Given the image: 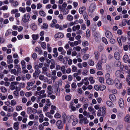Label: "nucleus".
<instances>
[{"instance_id": "obj_1", "label": "nucleus", "mask_w": 130, "mask_h": 130, "mask_svg": "<svg viewBox=\"0 0 130 130\" xmlns=\"http://www.w3.org/2000/svg\"><path fill=\"white\" fill-rule=\"evenodd\" d=\"M78 117L80 119V121L81 122H83V121L84 124H87L88 123V120H87L86 117H84L82 114H79Z\"/></svg>"}, {"instance_id": "obj_2", "label": "nucleus", "mask_w": 130, "mask_h": 130, "mask_svg": "<svg viewBox=\"0 0 130 130\" xmlns=\"http://www.w3.org/2000/svg\"><path fill=\"white\" fill-rule=\"evenodd\" d=\"M19 83L17 82H12L10 83V89L11 90H13L14 89H17L18 87L16 85L18 84Z\"/></svg>"}, {"instance_id": "obj_3", "label": "nucleus", "mask_w": 130, "mask_h": 130, "mask_svg": "<svg viewBox=\"0 0 130 130\" xmlns=\"http://www.w3.org/2000/svg\"><path fill=\"white\" fill-rule=\"evenodd\" d=\"M30 18L29 14L28 13L24 14L22 17V20L24 23L27 22Z\"/></svg>"}, {"instance_id": "obj_4", "label": "nucleus", "mask_w": 130, "mask_h": 130, "mask_svg": "<svg viewBox=\"0 0 130 130\" xmlns=\"http://www.w3.org/2000/svg\"><path fill=\"white\" fill-rule=\"evenodd\" d=\"M45 90H42L39 92H37L36 93L38 94L40 96V98H42L44 97H46V94H44Z\"/></svg>"}, {"instance_id": "obj_5", "label": "nucleus", "mask_w": 130, "mask_h": 130, "mask_svg": "<svg viewBox=\"0 0 130 130\" xmlns=\"http://www.w3.org/2000/svg\"><path fill=\"white\" fill-rule=\"evenodd\" d=\"M115 83L118 89H120L122 86V84L120 83L119 81L117 79H116L115 80Z\"/></svg>"}, {"instance_id": "obj_6", "label": "nucleus", "mask_w": 130, "mask_h": 130, "mask_svg": "<svg viewBox=\"0 0 130 130\" xmlns=\"http://www.w3.org/2000/svg\"><path fill=\"white\" fill-rule=\"evenodd\" d=\"M56 125L57 126L58 128L59 129H62L63 128V125L62 121L60 120H58L57 121Z\"/></svg>"}, {"instance_id": "obj_7", "label": "nucleus", "mask_w": 130, "mask_h": 130, "mask_svg": "<svg viewBox=\"0 0 130 130\" xmlns=\"http://www.w3.org/2000/svg\"><path fill=\"white\" fill-rule=\"evenodd\" d=\"M62 117L63 119V122L64 123H66L67 121V119L69 118V116H67L66 113L63 112L62 114Z\"/></svg>"}, {"instance_id": "obj_8", "label": "nucleus", "mask_w": 130, "mask_h": 130, "mask_svg": "<svg viewBox=\"0 0 130 130\" xmlns=\"http://www.w3.org/2000/svg\"><path fill=\"white\" fill-rule=\"evenodd\" d=\"M7 62L8 64L11 63L13 62V60L12 56L10 55H8L7 56Z\"/></svg>"}, {"instance_id": "obj_9", "label": "nucleus", "mask_w": 130, "mask_h": 130, "mask_svg": "<svg viewBox=\"0 0 130 130\" xmlns=\"http://www.w3.org/2000/svg\"><path fill=\"white\" fill-rule=\"evenodd\" d=\"M102 63L100 61H99L97 64L96 66V69L99 70H102L103 68L102 66Z\"/></svg>"}, {"instance_id": "obj_10", "label": "nucleus", "mask_w": 130, "mask_h": 130, "mask_svg": "<svg viewBox=\"0 0 130 130\" xmlns=\"http://www.w3.org/2000/svg\"><path fill=\"white\" fill-rule=\"evenodd\" d=\"M35 72L33 74V76L34 77H36L37 75H38L41 73V71L39 69H35Z\"/></svg>"}, {"instance_id": "obj_11", "label": "nucleus", "mask_w": 130, "mask_h": 130, "mask_svg": "<svg viewBox=\"0 0 130 130\" xmlns=\"http://www.w3.org/2000/svg\"><path fill=\"white\" fill-rule=\"evenodd\" d=\"M119 104L120 107L122 108H123L124 106V103L123 100L122 99H120L119 101Z\"/></svg>"}, {"instance_id": "obj_12", "label": "nucleus", "mask_w": 130, "mask_h": 130, "mask_svg": "<svg viewBox=\"0 0 130 130\" xmlns=\"http://www.w3.org/2000/svg\"><path fill=\"white\" fill-rule=\"evenodd\" d=\"M105 35L108 38H110L112 37V35L111 32L109 31H107L105 32Z\"/></svg>"}, {"instance_id": "obj_13", "label": "nucleus", "mask_w": 130, "mask_h": 130, "mask_svg": "<svg viewBox=\"0 0 130 130\" xmlns=\"http://www.w3.org/2000/svg\"><path fill=\"white\" fill-rule=\"evenodd\" d=\"M107 84L109 85H112L113 84V80L110 78H108L106 80Z\"/></svg>"}, {"instance_id": "obj_14", "label": "nucleus", "mask_w": 130, "mask_h": 130, "mask_svg": "<svg viewBox=\"0 0 130 130\" xmlns=\"http://www.w3.org/2000/svg\"><path fill=\"white\" fill-rule=\"evenodd\" d=\"M63 37V35L61 32H59L56 34L54 36V37L55 38H62Z\"/></svg>"}, {"instance_id": "obj_15", "label": "nucleus", "mask_w": 130, "mask_h": 130, "mask_svg": "<svg viewBox=\"0 0 130 130\" xmlns=\"http://www.w3.org/2000/svg\"><path fill=\"white\" fill-rule=\"evenodd\" d=\"M47 78L45 77L44 75L43 74H41L39 76V79L42 81H44V82H46L45 80L47 79Z\"/></svg>"}, {"instance_id": "obj_16", "label": "nucleus", "mask_w": 130, "mask_h": 130, "mask_svg": "<svg viewBox=\"0 0 130 130\" xmlns=\"http://www.w3.org/2000/svg\"><path fill=\"white\" fill-rule=\"evenodd\" d=\"M43 66L42 63H40L39 64H36L34 66L35 69H39V68H41Z\"/></svg>"}, {"instance_id": "obj_17", "label": "nucleus", "mask_w": 130, "mask_h": 130, "mask_svg": "<svg viewBox=\"0 0 130 130\" xmlns=\"http://www.w3.org/2000/svg\"><path fill=\"white\" fill-rule=\"evenodd\" d=\"M47 94H50L53 92V88L51 85L48 86L47 87Z\"/></svg>"}, {"instance_id": "obj_18", "label": "nucleus", "mask_w": 130, "mask_h": 130, "mask_svg": "<svg viewBox=\"0 0 130 130\" xmlns=\"http://www.w3.org/2000/svg\"><path fill=\"white\" fill-rule=\"evenodd\" d=\"M115 58L117 60H119L120 58V54L118 52H116L114 54Z\"/></svg>"}, {"instance_id": "obj_19", "label": "nucleus", "mask_w": 130, "mask_h": 130, "mask_svg": "<svg viewBox=\"0 0 130 130\" xmlns=\"http://www.w3.org/2000/svg\"><path fill=\"white\" fill-rule=\"evenodd\" d=\"M19 123L18 122H16L14 123L13 124V128L15 130H17L19 128Z\"/></svg>"}, {"instance_id": "obj_20", "label": "nucleus", "mask_w": 130, "mask_h": 130, "mask_svg": "<svg viewBox=\"0 0 130 130\" xmlns=\"http://www.w3.org/2000/svg\"><path fill=\"white\" fill-rule=\"evenodd\" d=\"M118 60H117L115 61L113 64L115 66L118 67L120 66L121 65V62Z\"/></svg>"}, {"instance_id": "obj_21", "label": "nucleus", "mask_w": 130, "mask_h": 130, "mask_svg": "<svg viewBox=\"0 0 130 130\" xmlns=\"http://www.w3.org/2000/svg\"><path fill=\"white\" fill-rule=\"evenodd\" d=\"M101 63H105L106 61V58L105 55H102L101 56Z\"/></svg>"}, {"instance_id": "obj_22", "label": "nucleus", "mask_w": 130, "mask_h": 130, "mask_svg": "<svg viewBox=\"0 0 130 130\" xmlns=\"http://www.w3.org/2000/svg\"><path fill=\"white\" fill-rule=\"evenodd\" d=\"M109 98L112 101H113L116 100V97L113 94H110L109 95Z\"/></svg>"}, {"instance_id": "obj_23", "label": "nucleus", "mask_w": 130, "mask_h": 130, "mask_svg": "<svg viewBox=\"0 0 130 130\" xmlns=\"http://www.w3.org/2000/svg\"><path fill=\"white\" fill-rule=\"evenodd\" d=\"M80 28V26L79 25H77L76 26H74L72 27L73 30L75 31L76 30H78Z\"/></svg>"}, {"instance_id": "obj_24", "label": "nucleus", "mask_w": 130, "mask_h": 130, "mask_svg": "<svg viewBox=\"0 0 130 130\" xmlns=\"http://www.w3.org/2000/svg\"><path fill=\"white\" fill-rule=\"evenodd\" d=\"M106 104L108 106L110 107H113L114 106L113 103L110 101H107L106 102Z\"/></svg>"}, {"instance_id": "obj_25", "label": "nucleus", "mask_w": 130, "mask_h": 130, "mask_svg": "<svg viewBox=\"0 0 130 130\" xmlns=\"http://www.w3.org/2000/svg\"><path fill=\"white\" fill-rule=\"evenodd\" d=\"M35 83V80H34L33 79L30 82H28L27 83V85L32 86Z\"/></svg>"}, {"instance_id": "obj_26", "label": "nucleus", "mask_w": 130, "mask_h": 130, "mask_svg": "<svg viewBox=\"0 0 130 130\" xmlns=\"http://www.w3.org/2000/svg\"><path fill=\"white\" fill-rule=\"evenodd\" d=\"M86 9V8L85 7H82L80 8L79 9V13L81 14H82L83 11Z\"/></svg>"}, {"instance_id": "obj_27", "label": "nucleus", "mask_w": 130, "mask_h": 130, "mask_svg": "<svg viewBox=\"0 0 130 130\" xmlns=\"http://www.w3.org/2000/svg\"><path fill=\"white\" fill-rule=\"evenodd\" d=\"M130 116L129 114H127L124 118V121L126 122H129V121Z\"/></svg>"}, {"instance_id": "obj_28", "label": "nucleus", "mask_w": 130, "mask_h": 130, "mask_svg": "<svg viewBox=\"0 0 130 130\" xmlns=\"http://www.w3.org/2000/svg\"><path fill=\"white\" fill-rule=\"evenodd\" d=\"M0 90L1 92L3 93L6 92L7 91V89L4 86H2L0 88Z\"/></svg>"}, {"instance_id": "obj_29", "label": "nucleus", "mask_w": 130, "mask_h": 130, "mask_svg": "<svg viewBox=\"0 0 130 130\" xmlns=\"http://www.w3.org/2000/svg\"><path fill=\"white\" fill-rule=\"evenodd\" d=\"M95 9V7L94 5L91 6L89 9V11L90 12H92Z\"/></svg>"}, {"instance_id": "obj_30", "label": "nucleus", "mask_w": 130, "mask_h": 130, "mask_svg": "<svg viewBox=\"0 0 130 130\" xmlns=\"http://www.w3.org/2000/svg\"><path fill=\"white\" fill-rule=\"evenodd\" d=\"M30 26L31 29L33 30H36L37 28V26L34 23L31 24Z\"/></svg>"}, {"instance_id": "obj_31", "label": "nucleus", "mask_w": 130, "mask_h": 130, "mask_svg": "<svg viewBox=\"0 0 130 130\" xmlns=\"http://www.w3.org/2000/svg\"><path fill=\"white\" fill-rule=\"evenodd\" d=\"M39 14L42 17H45V16L46 14L43 10H41L39 11Z\"/></svg>"}, {"instance_id": "obj_32", "label": "nucleus", "mask_w": 130, "mask_h": 130, "mask_svg": "<svg viewBox=\"0 0 130 130\" xmlns=\"http://www.w3.org/2000/svg\"><path fill=\"white\" fill-rule=\"evenodd\" d=\"M72 71L73 72H76L77 71V69L76 66L74 65H72Z\"/></svg>"}, {"instance_id": "obj_33", "label": "nucleus", "mask_w": 130, "mask_h": 130, "mask_svg": "<svg viewBox=\"0 0 130 130\" xmlns=\"http://www.w3.org/2000/svg\"><path fill=\"white\" fill-rule=\"evenodd\" d=\"M128 59V57L127 55H126L124 56L123 58V59L125 62H127V60Z\"/></svg>"}, {"instance_id": "obj_34", "label": "nucleus", "mask_w": 130, "mask_h": 130, "mask_svg": "<svg viewBox=\"0 0 130 130\" xmlns=\"http://www.w3.org/2000/svg\"><path fill=\"white\" fill-rule=\"evenodd\" d=\"M42 73L43 74H45L46 73V72L47 70L48 69L47 68L45 67H43L42 68Z\"/></svg>"}, {"instance_id": "obj_35", "label": "nucleus", "mask_w": 130, "mask_h": 130, "mask_svg": "<svg viewBox=\"0 0 130 130\" xmlns=\"http://www.w3.org/2000/svg\"><path fill=\"white\" fill-rule=\"evenodd\" d=\"M52 93H51L50 94H47V96L48 97H50L52 99L54 100L55 99L56 96L54 95H51Z\"/></svg>"}, {"instance_id": "obj_36", "label": "nucleus", "mask_w": 130, "mask_h": 130, "mask_svg": "<svg viewBox=\"0 0 130 130\" xmlns=\"http://www.w3.org/2000/svg\"><path fill=\"white\" fill-rule=\"evenodd\" d=\"M10 72L11 74H13L14 75H16L18 74L17 70L14 69L11 70Z\"/></svg>"}, {"instance_id": "obj_37", "label": "nucleus", "mask_w": 130, "mask_h": 130, "mask_svg": "<svg viewBox=\"0 0 130 130\" xmlns=\"http://www.w3.org/2000/svg\"><path fill=\"white\" fill-rule=\"evenodd\" d=\"M48 27V25L47 24L44 23L43 24L42 26H41L42 29H47Z\"/></svg>"}, {"instance_id": "obj_38", "label": "nucleus", "mask_w": 130, "mask_h": 130, "mask_svg": "<svg viewBox=\"0 0 130 130\" xmlns=\"http://www.w3.org/2000/svg\"><path fill=\"white\" fill-rule=\"evenodd\" d=\"M101 110H98V112L97 113V115L98 116L100 117L101 116L104 115V112H103V113L101 112L100 111H101Z\"/></svg>"}, {"instance_id": "obj_39", "label": "nucleus", "mask_w": 130, "mask_h": 130, "mask_svg": "<svg viewBox=\"0 0 130 130\" xmlns=\"http://www.w3.org/2000/svg\"><path fill=\"white\" fill-rule=\"evenodd\" d=\"M32 37L33 39L34 40H37L39 37V35L38 34H33L32 35Z\"/></svg>"}, {"instance_id": "obj_40", "label": "nucleus", "mask_w": 130, "mask_h": 130, "mask_svg": "<svg viewBox=\"0 0 130 130\" xmlns=\"http://www.w3.org/2000/svg\"><path fill=\"white\" fill-rule=\"evenodd\" d=\"M7 111L9 112H12L14 111L13 108L11 106H9L8 108Z\"/></svg>"}, {"instance_id": "obj_41", "label": "nucleus", "mask_w": 130, "mask_h": 130, "mask_svg": "<svg viewBox=\"0 0 130 130\" xmlns=\"http://www.w3.org/2000/svg\"><path fill=\"white\" fill-rule=\"evenodd\" d=\"M81 49V47L80 46H78L74 47L73 48V49L74 51L76 50L77 51L79 52L80 51Z\"/></svg>"}, {"instance_id": "obj_42", "label": "nucleus", "mask_w": 130, "mask_h": 130, "mask_svg": "<svg viewBox=\"0 0 130 130\" xmlns=\"http://www.w3.org/2000/svg\"><path fill=\"white\" fill-rule=\"evenodd\" d=\"M89 80L91 84H94L95 82V80L93 79V78L92 77H90L89 78Z\"/></svg>"}, {"instance_id": "obj_43", "label": "nucleus", "mask_w": 130, "mask_h": 130, "mask_svg": "<svg viewBox=\"0 0 130 130\" xmlns=\"http://www.w3.org/2000/svg\"><path fill=\"white\" fill-rule=\"evenodd\" d=\"M106 88V87L105 86L101 85L99 86V89L100 90L103 91Z\"/></svg>"}, {"instance_id": "obj_44", "label": "nucleus", "mask_w": 130, "mask_h": 130, "mask_svg": "<svg viewBox=\"0 0 130 130\" xmlns=\"http://www.w3.org/2000/svg\"><path fill=\"white\" fill-rule=\"evenodd\" d=\"M17 103L16 101L14 100H13L11 101L10 102V105L12 106H15Z\"/></svg>"}, {"instance_id": "obj_45", "label": "nucleus", "mask_w": 130, "mask_h": 130, "mask_svg": "<svg viewBox=\"0 0 130 130\" xmlns=\"http://www.w3.org/2000/svg\"><path fill=\"white\" fill-rule=\"evenodd\" d=\"M67 20L69 21H71L73 20V18L72 16L70 15H68L67 17Z\"/></svg>"}, {"instance_id": "obj_46", "label": "nucleus", "mask_w": 130, "mask_h": 130, "mask_svg": "<svg viewBox=\"0 0 130 130\" xmlns=\"http://www.w3.org/2000/svg\"><path fill=\"white\" fill-rule=\"evenodd\" d=\"M19 10L23 13H24L26 11V9L25 8L20 7L19 8Z\"/></svg>"}, {"instance_id": "obj_47", "label": "nucleus", "mask_w": 130, "mask_h": 130, "mask_svg": "<svg viewBox=\"0 0 130 130\" xmlns=\"http://www.w3.org/2000/svg\"><path fill=\"white\" fill-rule=\"evenodd\" d=\"M10 2L11 3H12L13 4V5L14 7H16L19 5V3L17 1H15L13 2H12V1H10Z\"/></svg>"}, {"instance_id": "obj_48", "label": "nucleus", "mask_w": 130, "mask_h": 130, "mask_svg": "<svg viewBox=\"0 0 130 130\" xmlns=\"http://www.w3.org/2000/svg\"><path fill=\"white\" fill-rule=\"evenodd\" d=\"M99 80L100 82L101 83H104V78L103 77H99Z\"/></svg>"}, {"instance_id": "obj_49", "label": "nucleus", "mask_w": 130, "mask_h": 130, "mask_svg": "<svg viewBox=\"0 0 130 130\" xmlns=\"http://www.w3.org/2000/svg\"><path fill=\"white\" fill-rule=\"evenodd\" d=\"M22 106L20 105H18L16 107V110L17 111H19L22 109Z\"/></svg>"}, {"instance_id": "obj_50", "label": "nucleus", "mask_w": 130, "mask_h": 130, "mask_svg": "<svg viewBox=\"0 0 130 130\" xmlns=\"http://www.w3.org/2000/svg\"><path fill=\"white\" fill-rule=\"evenodd\" d=\"M46 106H50L51 105V103L50 102L49 99H47L46 100Z\"/></svg>"}, {"instance_id": "obj_51", "label": "nucleus", "mask_w": 130, "mask_h": 130, "mask_svg": "<svg viewBox=\"0 0 130 130\" xmlns=\"http://www.w3.org/2000/svg\"><path fill=\"white\" fill-rule=\"evenodd\" d=\"M83 46H87L88 45V42L86 41H84L82 42Z\"/></svg>"}, {"instance_id": "obj_52", "label": "nucleus", "mask_w": 130, "mask_h": 130, "mask_svg": "<svg viewBox=\"0 0 130 130\" xmlns=\"http://www.w3.org/2000/svg\"><path fill=\"white\" fill-rule=\"evenodd\" d=\"M8 9V7L7 5H4L2 6L1 8V9L3 10H6Z\"/></svg>"}, {"instance_id": "obj_53", "label": "nucleus", "mask_w": 130, "mask_h": 130, "mask_svg": "<svg viewBox=\"0 0 130 130\" xmlns=\"http://www.w3.org/2000/svg\"><path fill=\"white\" fill-rule=\"evenodd\" d=\"M45 115L46 116L49 117V118L52 119V118L53 117L50 114V113L49 112H47L45 113Z\"/></svg>"}, {"instance_id": "obj_54", "label": "nucleus", "mask_w": 130, "mask_h": 130, "mask_svg": "<svg viewBox=\"0 0 130 130\" xmlns=\"http://www.w3.org/2000/svg\"><path fill=\"white\" fill-rule=\"evenodd\" d=\"M61 117V115L58 113H56L54 115V117L57 118H60Z\"/></svg>"}, {"instance_id": "obj_55", "label": "nucleus", "mask_w": 130, "mask_h": 130, "mask_svg": "<svg viewBox=\"0 0 130 130\" xmlns=\"http://www.w3.org/2000/svg\"><path fill=\"white\" fill-rule=\"evenodd\" d=\"M32 95V93L31 92H27L25 94V96L27 97H28Z\"/></svg>"}, {"instance_id": "obj_56", "label": "nucleus", "mask_w": 130, "mask_h": 130, "mask_svg": "<svg viewBox=\"0 0 130 130\" xmlns=\"http://www.w3.org/2000/svg\"><path fill=\"white\" fill-rule=\"evenodd\" d=\"M18 10L17 9H14L12 10L11 11V13L12 14H14L15 13H16L17 12H18Z\"/></svg>"}, {"instance_id": "obj_57", "label": "nucleus", "mask_w": 130, "mask_h": 130, "mask_svg": "<svg viewBox=\"0 0 130 130\" xmlns=\"http://www.w3.org/2000/svg\"><path fill=\"white\" fill-rule=\"evenodd\" d=\"M73 120V122L72 123V124L73 126H75L77 123V120L76 118H74Z\"/></svg>"}, {"instance_id": "obj_58", "label": "nucleus", "mask_w": 130, "mask_h": 130, "mask_svg": "<svg viewBox=\"0 0 130 130\" xmlns=\"http://www.w3.org/2000/svg\"><path fill=\"white\" fill-rule=\"evenodd\" d=\"M41 46L43 49H45L46 47V44L44 42H42L41 44Z\"/></svg>"}, {"instance_id": "obj_59", "label": "nucleus", "mask_w": 130, "mask_h": 130, "mask_svg": "<svg viewBox=\"0 0 130 130\" xmlns=\"http://www.w3.org/2000/svg\"><path fill=\"white\" fill-rule=\"evenodd\" d=\"M102 41L105 44H107L108 42L107 41V40L106 38L104 37H103L102 38Z\"/></svg>"}, {"instance_id": "obj_60", "label": "nucleus", "mask_w": 130, "mask_h": 130, "mask_svg": "<svg viewBox=\"0 0 130 130\" xmlns=\"http://www.w3.org/2000/svg\"><path fill=\"white\" fill-rule=\"evenodd\" d=\"M27 101V99L25 97H23L22 99V102L23 103H26Z\"/></svg>"}, {"instance_id": "obj_61", "label": "nucleus", "mask_w": 130, "mask_h": 130, "mask_svg": "<svg viewBox=\"0 0 130 130\" xmlns=\"http://www.w3.org/2000/svg\"><path fill=\"white\" fill-rule=\"evenodd\" d=\"M61 71L63 73H65L66 69L64 66H62L61 67Z\"/></svg>"}, {"instance_id": "obj_62", "label": "nucleus", "mask_w": 130, "mask_h": 130, "mask_svg": "<svg viewBox=\"0 0 130 130\" xmlns=\"http://www.w3.org/2000/svg\"><path fill=\"white\" fill-rule=\"evenodd\" d=\"M89 55L88 54H86L84 56L83 58L84 59L86 60L89 57Z\"/></svg>"}, {"instance_id": "obj_63", "label": "nucleus", "mask_w": 130, "mask_h": 130, "mask_svg": "<svg viewBox=\"0 0 130 130\" xmlns=\"http://www.w3.org/2000/svg\"><path fill=\"white\" fill-rule=\"evenodd\" d=\"M127 21L126 19L123 20L122 22V25L124 26L126 25V24Z\"/></svg>"}, {"instance_id": "obj_64", "label": "nucleus", "mask_w": 130, "mask_h": 130, "mask_svg": "<svg viewBox=\"0 0 130 130\" xmlns=\"http://www.w3.org/2000/svg\"><path fill=\"white\" fill-rule=\"evenodd\" d=\"M71 99V97L70 95H67L65 97V99L67 101L70 100Z\"/></svg>"}]
</instances>
